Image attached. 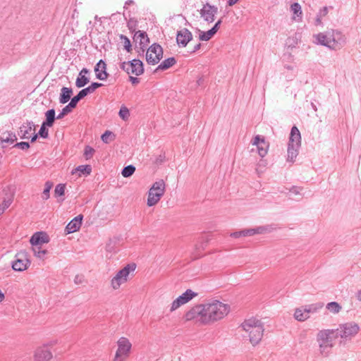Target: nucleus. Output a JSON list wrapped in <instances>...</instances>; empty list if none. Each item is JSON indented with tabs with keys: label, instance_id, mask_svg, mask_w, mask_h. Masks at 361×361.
Returning <instances> with one entry per match:
<instances>
[{
	"label": "nucleus",
	"instance_id": "f257e3e1",
	"mask_svg": "<svg viewBox=\"0 0 361 361\" xmlns=\"http://www.w3.org/2000/svg\"><path fill=\"white\" fill-rule=\"evenodd\" d=\"M230 310L229 305L218 300H210L192 306L185 312L184 319L200 325H210L223 319Z\"/></svg>",
	"mask_w": 361,
	"mask_h": 361
},
{
	"label": "nucleus",
	"instance_id": "f03ea898",
	"mask_svg": "<svg viewBox=\"0 0 361 361\" xmlns=\"http://www.w3.org/2000/svg\"><path fill=\"white\" fill-rule=\"evenodd\" d=\"M313 43L331 51H338L346 44L345 35L338 29H329L313 35Z\"/></svg>",
	"mask_w": 361,
	"mask_h": 361
},
{
	"label": "nucleus",
	"instance_id": "7ed1b4c3",
	"mask_svg": "<svg viewBox=\"0 0 361 361\" xmlns=\"http://www.w3.org/2000/svg\"><path fill=\"white\" fill-rule=\"evenodd\" d=\"M241 328L244 331L243 336L247 338L252 346H256L261 342L264 327L263 322L255 317L245 319L241 324Z\"/></svg>",
	"mask_w": 361,
	"mask_h": 361
},
{
	"label": "nucleus",
	"instance_id": "20e7f679",
	"mask_svg": "<svg viewBox=\"0 0 361 361\" xmlns=\"http://www.w3.org/2000/svg\"><path fill=\"white\" fill-rule=\"evenodd\" d=\"M336 331L334 329H322L316 334V343L317 344V352L322 357H328L332 353L335 345Z\"/></svg>",
	"mask_w": 361,
	"mask_h": 361
},
{
	"label": "nucleus",
	"instance_id": "39448f33",
	"mask_svg": "<svg viewBox=\"0 0 361 361\" xmlns=\"http://www.w3.org/2000/svg\"><path fill=\"white\" fill-rule=\"evenodd\" d=\"M336 331L335 337L340 338L341 341L347 342L353 339L360 331V325L355 322L350 321L338 326Z\"/></svg>",
	"mask_w": 361,
	"mask_h": 361
},
{
	"label": "nucleus",
	"instance_id": "423d86ee",
	"mask_svg": "<svg viewBox=\"0 0 361 361\" xmlns=\"http://www.w3.org/2000/svg\"><path fill=\"white\" fill-rule=\"evenodd\" d=\"M301 147V135L296 126L291 128L288 147H287V161L293 163L298 155Z\"/></svg>",
	"mask_w": 361,
	"mask_h": 361
},
{
	"label": "nucleus",
	"instance_id": "0eeeda50",
	"mask_svg": "<svg viewBox=\"0 0 361 361\" xmlns=\"http://www.w3.org/2000/svg\"><path fill=\"white\" fill-rule=\"evenodd\" d=\"M133 343L128 337H119L116 342V350L112 361H127L133 353Z\"/></svg>",
	"mask_w": 361,
	"mask_h": 361
},
{
	"label": "nucleus",
	"instance_id": "6e6552de",
	"mask_svg": "<svg viewBox=\"0 0 361 361\" xmlns=\"http://www.w3.org/2000/svg\"><path fill=\"white\" fill-rule=\"evenodd\" d=\"M135 268V264L131 263L118 271L110 281V286L112 290H118L123 284L127 283L130 279V274H133Z\"/></svg>",
	"mask_w": 361,
	"mask_h": 361
},
{
	"label": "nucleus",
	"instance_id": "1a4fd4ad",
	"mask_svg": "<svg viewBox=\"0 0 361 361\" xmlns=\"http://www.w3.org/2000/svg\"><path fill=\"white\" fill-rule=\"evenodd\" d=\"M166 185L163 180H159L153 183L148 192L147 204L152 207L157 204L165 192Z\"/></svg>",
	"mask_w": 361,
	"mask_h": 361
},
{
	"label": "nucleus",
	"instance_id": "9d476101",
	"mask_svg": "<svg viewBox=\"0 0 361 361\" xmlns=\"http://www.w3.org/2000/svg\"><path fill=\"white\" fill-rule=\"evenodd\" d=\"M31 262L28 253L20 250L16 255V259L12 262V268L16 271H23L28 269Z\"/></svg>",
	"mask_w": 361,
	"mask_h": 361
},
{
	"label": "nucleus",
	"instance_id": "9b49d317",
	"mask_svg": "<svg viewBox=\"0 0 361 361\" xmlns=\"http://www.w3.org/2000/svg\"><path fill=\"white\" fill-rule=\"evenodd\" d=\"M197 296V293L191 289H187L183 293L176 298L169 306V312H173L180 308L181 306L187 304L194 298Z\"/></svg>",
	"mask_w": 361,
	"mask_h": 361
},
{
	"label": "nucleus",
	"instance_id": "f8f14e48",
	"mask_svg": "<svg viewBox=\"0 0 361 361\" xmlns=\"http://www.w3.org/2000/svg\"><path fill=\"white\" fill-rule=\"evenodd\" d=\"M163 57L162 47L157 44L151 45L146 52V61L148 64L155 65L158 63Z\"/></svg>",
	"mask_w": 361,
	"mask_h": 361
},
{
	"label": "nucleus",
	"instance_id": "ddd939ff",
	"mask_svg": "<svg viewBox=\"0 0 361 361\" xmlns=\"http://www.w3.org/2000/svg\"><path fill=\"white\" fill-rule=\"evenodd\" d=\"M252 145L256 146L257 153L262 158L264 157L269 151V144L264 137L257 135L251 141Z\"/></svg>",
	"mask_w": 361,
	"mask_h": 361
},
{
	"label": "nucleus",
	"instance_id": "4468645a",
	"mask_svg": "<svg viewBox=\"0 0 361 361\" xmlns=\"http://www.w3.org/2000/svg\"><path fill=\"white\" fill-rule=\"evenodd\" d=\"M33 358L35 361H50L53 358V353L47 345H41L35 350Z\"/></svg>",
	"mask_w": 361,
	"mask_h": 361
},
{
	"label": "nucleus",
	"instance_id": "2eb2a0df",
	"mask_svg": "<svg viewBox=\"0 0 361 361\" xmlns=\"http://www.w3.org/2000/svg\"><path fill=\"white\" fill-rule=\"evenodd\" d=\"M218 12V8L215 6H212L207 3L203 5L200 13L204 20L207 23H212L214 20V17Z\"/></svg>",
	"mask_w": 361,
	"mask_h": 361
},
{
	"label": "nucleus",
	"instance_id": "dca6fc26",
	"mask_svg": "<svg viewBox=\"0 0 361 361\" xmlns=\"http://www.w3.org/2000/svg\"><path fill=\"white\" fill-rule=\"evenodd\" d=\"M35 132V126L32 121H28L23 123L22 126L20 127V130L18 131V135L22 139H29L32 133Z\"/></svg>",
	"mask_w": 361,
	"mask_h": 361
},
{
	"label": "nucleus",
	"instance_id": "f3484780",
	"mask_svg": "<svg viewBox=\"0 0 361 361\" xmlns=\"http://www.w3.org/2000/svg\"><path fill=\"white\" fill-rule=\"evenodd\" d=\"M49 242V235L45 232L42 231L35 233L30 239V243L32 246H41Z\"/></svg>",
	"mask_w": 361,
	"mask_h": 361
},
{
	"label": "nucleus",
	"instance_id": "a211bd4d",
	"mask_svg": "<svg viewBox=\"0 0 361 361\" xmlns=\"http://www.w3.org/2000/svg\"><path fill=\"white\" fill-rule=\"evenodd\" d=\"M192 39V33L186 28H183L178 32L176 36L177 43L183 47H186L188 43Z\"/></svg>",
	"mask_w": 361,
	"mask_h": 361
},
{
	"label": "nucleus",
	"instance_id": "6ab92c4d",
	"mask_svg": "<svg viewBox=\"0 0 361 361\" xmlns=\"http://www.w3.org/2000/svg\"><path fill=\"white\" fill-rule=\"evenodd\" d=\"M221 23V20H218L214 27L210 29L209 30L204 32L200 30H198V34H199V39L201 41H209L210 39H212L214 35L217 32L219 26Z\"/></svg>",
	"mask_w": 361,
	"mask_h": 361
},
{
	"label": "nucleus",
	"instance_id": "aec40b11",
	"mask_svg": "<svg viewBox=\"0 0 361 361\" xmlns=\"http://www.w3.org/2000/svg\"><path fill=\"white\" fill-rule=\"evenodd\" d=\"M82 218H83L82 215L79 214L78 216L75 217L73 219H72L66 227V233H72L78 231L82 225Z\"/></svg>",
	"mask_w": 361,
	"mask_h": 361
},
{
	"label": "nucleus",
	"instance_id": "412c9836",
	"mask_svg": "<svg viewBox=\"0 0 361 361\" xmlns=\"http://www.w3.org/2000/svg\"><path fill=\"white\" fill-rule=\"evenodd\" d=\"M106 65L103 60H100L94 67V71L97 78L104 80L108 77V73L106 71Z\"/></svg>",
	"mask_w": 361,
	"mask_h": 361
},
{
	"label": "nucleus",
	"instance_id": "4be33fe9",
	"mask_svg": "<svg viewBox=\"0 0 361 361\" xmlns=\"http://www.w3.org/2000/svg\"><path fill=\"white\" fill-rule=\"evenodd\" d=\"M290 11L292 13V20L295 22H301L302 19V11L298 3H293L290 6Z\"/></svg>",
	"mask_w": 361,
	"mask_h": 361
},
{
	"label": "nucleus",
	"instance_id": "5701e85b",
	"mask_svg": "<svg viewBox=\"0 0 361 361\" xmlns=\"http://www.w3.org/2000/svg\"><path fill=\"white\" fill-rule=\"evenodd\" d=\"M87 73H89V71L87 68H82L80 71L75 81L77 87H82L90 82V78L86 75Z\"/></svg>",
	"mask_w": 361,
	"mask_h": 361
},
{
	"label": "nucleus",
	"instance_id": "b1692460",
	"mask_svg": "<svg viewBox=\"0 0 361 361\" xmlns=\"http://www.w3.org/2000/svg\"><path fill=\"white\" fill-rule=\"evenodd\" d=\"M92 171V167L90 165H80L72 171L73 175H77L80 177L82 175H90Z\"/></svg>",
	"mask_w": 361,
	"mask_h": 361
},
{
	"label": "nucleus",
	"instance_id": "393cba45",
	"mask_svg": "<svg viewBox=\"0 0 361 361\" xmlns=\"http://www.w3.org/2000/svg\"><path fill=\"white\" fill-rule=\"evenodd\" d=\"M132 64V74L135 75L137 76L140 75L144 72V68L142 62L139 59H133L131 61Z\"/></svg>",
	"mask_w": 361,
	"mask_h": 361
},
{
	"label": "nucleus",
	"instance_id": "a878e982",
	"mask_svg": "<svg viewBox=\"0 0 361 361\" xmlns=\"http://www.w3.org/2000/svg\"><path fill=\"white\" fill-rule=\"evenodd\" d=\"M73 90L70 87H63L61 90L59 102L61 104L67 103L71 97Z\"/></svg>",
	"mask_w": 361,
	"mask_h": 361
},
{
	"label": "nucleus",
	"instance_id": "bb28decb",
	"mask_svg": "<svg viewBox=\"0 0 361 361\" xmlns=\"http://www.w3.org/2000/svg\"><path fill=\"white\" fill-rule=\"evenodd\" d=\"M323 303H314L303 305L302 307L305 310L307 314L310 317L311 314L317 313L323 307Z\"/></svg>",
	"mask_w": 361,
	"mask_h": 361
},
{
	"label": "nucleus",
	"instance_id": "cd10ccee",
	"mask_svg": "<svg viewBox=\"0 0 361 361\" xmlns=\"http://www.w3.org/2000/svg\"><path fill=\"white\" fill-rule=\"evenodd\" d=\"M293 316L299 322H305L310 318L302 306L295 309Z\"/></svg>",
	"mask_w": 361,
	"mask_h": 361
},
{
	"label": "nucleus",
	"instance_id": "c85d7f7f",
	"mask_svg": "<svg viewBox=\"0 0 361 361\" xmlns=\"http://www.w3.org/2000/svg\"><path fill=\"white\" fill-rule=\"evenodd\" d=\"M329 12V8L326 6L323 7L321 8L319 12L317 13L316 18L314 19V25L315 26H322L323 22L322 19L324 18Z\"/></svg>",
	"mask_w": 361,
	"mask_h": 361
},
{
	"label": "nucleus",
	"instance_id": "c756f323",
	"mask_svg": "<svg viewBox=\"0 0 361 361\" xmlns=\"http://www.w3.org/2000/svg\"><path fill=\"white\" fill-rule=\"evenodd\" d=\"M134 38L143 47L146 46L149 43V38L145 32L140 30L136 32L134 35Z\"/></svg>",
	"mask_w": 361,
	"mask_h": 361
},
{
	"label": "nucleus",
	"instance_id": "7c9ffc66",
	"mask_svg": "<svg viewBox=\"0 0 361 361\" xmlns=\"http://www.w3.org/2000/svg\"><path fill=\"white\" fill-rule=\"evenodd\" d=\"M17 140V137L16 134L6 132L2 134L0 137V140L1 142H5L7 144H13Z\"/></svg>",
	"mask_w": 361,
	"mask_h": 361
},
{
	"label": "nucleus",
	"instance_id": "2f4dec72",
	"mask_svg": "<svg viewBox=\"0 0 361 361\" xmlns=\"http://www.w3.org/2000/svg\"><path fill=\"white\" fill-rule=\"evenodd\" d=\"M326 308L330 313L334 314H338L342 310L341 305L337 302H328L326 305Z\"/></svg>",
	"mask_w": 361,
	"mask_h": 361
},
{
	"label": "nucleus",
	"instance_id": "473e14b6",
	"mask_svg": "<svg viewBox=\"0 0 361 361\" xmlns=\"http://www.w3.org/2000/svg\"><path fill=\"white\" fill-rule=\"evenodd\" d=\"M207 239L202 238L199 240V242L195 245V253L194 258L200 257V251L203 250L205 247V244L207 242Z\"/></svg>",
	"mask_w": 361,
	"mask_h": 361
},
{
	"label": "nucleus",
	"instance_id": "72a5a7b5",
	"mask_svg": "<svg viewBox=\"0 0 361 361\" xmlns=\"http://www.w3.org/2000/svg\"><path fill=\"white\" fill-rule=\"evenodd\" d=\"M32 251L34 256L41 260H44L46 255L48 253L47 250H43L39 246H32Z\"/></svg>",
	"mask_w": 361,
	"mask_h": 361
},
{
	"label": "nucleus",
	"instance_id": "f704fd0d",
	"mask_svg": "<svg viewBox=\"0 0 361 361\" xmlns=\"http://www.w3.org/2000/svg\"><path fill=\"white\" fill-rule=\"evenodd\" d=\"M176 63V60L173 57L168 58L163 61L157 68V71H164L170 67H171L173 65H174Z\"/></svg>",
	"mask_w": 361,
	"mask_h": 361
},
{
	"label": "nucleus",
	"instance_id": "c9c22d12",
	"mask_svg": "<svg viewBox=\"0 0 361 361\" xmlns=\"http://www.w3.org/2000/svg\"><path fill=\"white\" fill-rule=\"evenodd\" d=\"M55 111L54 109H49L45 113L46 121L42 123L47 125L48 127H51L55 120Z\"/></svg>",
	"mask_w": 361,
	"mask_h": 361
},
{
	"label": "nucleus",
	"instance_id": "e433bc0d",
	"mask_svg": "<svg viewBox=\"0 0 361 361\" xmlns=\"http://www.w3.org/2000/svg\"><path fill=\"white\" fill-rule=\"evenodd\" d=\"M53 186V183L50 181H47L44 184V189L43 190L42 198L47 200L50 197V190Z\"/></svg>",
	"mask_w": 361,
	"mask_h": 361
},
{
	"label": "nucleus",
	"instance_id": "4c0bfd02",
	"mask_svg": "<svg viewBox=\"0 0 361 361\" xmlns=\"http://www.w3.org/2000/svg\"><path fill=\"white\" fill-rule=\"evenodd\" d=\"M135 171V167L133 165H128L123 168L121 174L123 177L128 178L131 176Z\"/></svg>",
	"mask_w": 361,
	"mask_h": 361
},
{
	"label": "nucleus",
	"instance_id": "58836bf2",
	"mask_svg": "<svg viewBox=\"0 0 361 361\" xmlns=\"http://www.w3.org/2000/svg\"><path fill=\"white\" fill-rule=\"evenodd\" d=\"M118 115L123 121L128 120L130 117L129 109L126 106H122L119 110Z\"/></svg>",
	"mask_w": 361,
	"mask_h": 361
},
{
	"label": "nucleus",
	"instance_id": "ea45409f",
	"mask_svg": "<svg viewBox=\"0 0 361 361\" xmlns=\"http://www.w3.org/2000/svg\"><path fill=\"white\" fill-rule=\"evenodd\" d=\"M255 234H262L266 233H269L271 231V228L269 226H258L255 228H253Z\"/></svg>",
	"mask_w": 361,
	"mask_h": 361
},
{
	"label": "nucleus",
	"instance_id": "a19ab883",
	"mask_svg": "<svg viewBox=\"0 0 361 361\" xmlns=\"http://www.w3.org/2000/svg\"><path fill=\"white\" fill-rule=\"evenodd\" d=\"M73 108H74L73 106H70V103H69L68 105H66L65 107H63V109H62L61 113L59 114V115L56 116V118L57 119L63 118L66 114L70 113L72 111V109H73Z\"/></svg>",
	"mask_w": 361,
	"mask_h": 361
},
{
	"label": "nucleus",
	"instance_id": "79ce46f5",
	"mask_svg": "<svg viewBox=\"0 0 361 361\" xmlns=\"http://www.w3.org/2000/svg\"><path fill=\"white\" fill-rule=\"evenodd\" d=\"M120 68L128 74H132L133 68L131 61L122 62L120 65Z\"/></svg>",
	"mask_w": 361,
	"mask_h": 361
},
{
	"label": "nucleus",
	"instance_id": "37998d69",
	"mask_svg": "<svg viewBox=\"0 0 361 361\" xmlns=\"http://www.w3.org/2000/svg\"><path fill=\"white\" fill-rule=\"evenodd\" d=\"M66 186L64 184H58L54 190L55 196H62L65 194Z\"/></svg>",
	"mask_w": 361,
	"mask_h": 361
},
{
	"label": "nucleus",
	"instance_id": "c03bdc74",
	"mask_svg": "<svg viewBox=\"0 0 361 361\" xmlns=\"http://www.w3.org/2000/svg\"><path fill=\"white\" fill-rule=\"evenodd\" d=\"M84 97H85L79 92L76 96L71 99V102H69L70 106H73L75 108L78 102Z\"/></svg>",
	"mask_w": 361,
	"mask_h": 361
},
{
	"label": "nucleus",
	"instance_id": "a18cd8bd",
	"mask_svg": "<svg viewBox=\"0 0 361 361\" xmlns=\"http://www.w3.org/2000/svg\"><path fill=\"white\" fill-rule=\"evenodd\" d=\"M120 37L123 41L124 49L129 52L131 50V44L129 39L123 35Z\"/></svg>",
	"mask_w": 361,
	"mask_h": 361
},
{
	"label": "nucleus",
	"instance_id": "49530a36",
	"mask_svg": "<svg viewBox=\"0 0 361 361\" xmlns=\"http://www.w3.org/2000/svg\"><path fill=\"white\" fill-rule=\"evenodd\" d=\"M94 152V149L92 147H91L90 146H86L85 148V151H84V156H85V159H90L93 156Z\"/></svg>",
	"mask_w": 361,
	"mask_h": 361
},
{
	"label": "nucleus",
	"instance_id": "de8ad7c7",
	"mask_svg": "<svg viewBox=\"0 0 361 361\" xmlns=\"http://www.w3.org/2000/svg\"><path fill=\"white\" fill-rule=\"evenodd\" d=\"M47 125L42 123L41 126V128L39 129V133H38V135L43 138H47L49 135L48 130L47 129Z\"/></svg>",
	"mask_w": 361,
	"mask_h": 361
},
{
	"label": "nucleus",
	"instance_id": "09e8293b",
	"mask_svg": "<svg viewBox=\"0 0 361 361\" xmlns=\"http://www.w3.org/2000/svg\"><path fill=\"white\" fill-rule=\"evenodd\" d=\"M11 204V201L10 200H4L2 203L0 204V215H1L4 211L9 207Z\"/></svg>",
	"mask_w": 361,
	"mask_h": 361
},
{
	"label": "nucleus",
	"instance_id": "8fccbe9b",
	"mask_svg": "<svg viewBox=\"0 0 361 361\" xmlns=\"http://www.w3.org/2000/svg\"><path fill=\"white\" fill-rule=\"evenodd\" d=\"M111 137L112 133L107 130L102 135V140L105 143H109L111 140Z\"/></svg>",
	"mask_w": 361,
	"mask_h": 361
},
{
	"label": "nucleus",
	"instance_id": "3c124183",
	"mask_svg": "<svg viewBox=\"0 0 361 361\" xmlns=\"http://www.w3.org/2000/svg\"><path fill=\"white\" fill-rule=\"evenodd\" d=\"M302 190V188L293 186L290 189V195H301Z\"/></svg>",
	"mask_w": 361,
	"mask_h": 361
},
{
	"label": "nucleus",
	"instance_id": "603ef678",
	"mask_svg": "<svg viewBox=\"0 0 361 361\" xmlns=\"http://www.w3.org/2000/svg\"><path fill=\"white\" fill-rule=\"evenodd\" d=\"M15 147L20 148L21 149H27L30 147V145L27 142H18L14 145Z\"/></svg>",
	"mask_w": 361,
	"mask_h": 361
},
{
	"label": "nucleus",
	"instance_id": "864d4df0",
	"mask_svg": "<svg viewBox=\"0 0 361 361\" xmlns=\"http://www.w3.org/2000/svg\"><path fill=\"white\" fill-rule=\"evenodd\" d=\"M284 69L286 71H287L288 72H290L293 74V76H295V73H296V68H295V66H293V65H289V64H286L284 66Z\"/></svg>",
	"mask_w": 361,
	"mask_h": 361
},
{
	"label": "nucleus",
	"instance_id": "5fc2aeb1",
	"mask_svg": "<svg viewBox=\"0 0 361 361\" xmlns=\"http://www.w3.org/2000/svg\"><path fill=\"white\" fill-rule=\"evenodd\" d=\"M243 237L252 236L255 235L253 228H248L242 230Z\"/></svg>",
	"mask_w": 361,
	"mask_h": 361
},
{
	"label": "nucleus",
	"instance_id": "6e6d98bb",
	"mask_svg": "<svg viewBox=\"0 0 361 361\" xmlns=\"http://www.w3.org/2000/svg\"><path fill=\"white\" fill-rule=\"evenodd\" d=\"M85 281L84 276L82 275H76L74 278V283L75 284H82Z\"/></svg>",
	"mask_w": 361,
	"mask_h": 361
},
{
	"label": "nucleus",
	"instance_id": "4d7b16f0",
	"mask_svg": "<svg viewBox=\"0 0 361 361\" xmlns=\"http://www.w3.org/2000/svg\"><path fill=\"white\" fill-rule=\"evenodd\" d=\"M80 92L84 96L86 97L87 94L93 93L90 86L86 88L82 89L80 91Z\"/></svg>",
	"mask_w": 361,
	"mask_h": 361
},
{
	"label": "nucleus",
	"instance_id": "13d9d810",
	"mask_svg": "<svg viewBox=\"0 0 361 361\" xmlns=\"http://www.w3.org/2000/svg\"><path fill=\"white\" fill-rule=\"evenodd\" d=\"M80 92L84 96L86 97L87 94L93 93L90 86L86 88L82 89L80 91Z\"/></svg>",
	"mask_w": 361,
	"mask_h": 361
},
{
	"label": "nucleus",
	"instance_id": "bf43d9fd",
	"mask_svg": "<svg viewBox=\"0 0 361 361\" xmlns=\"http://www.w3.org/2000/svg\"><path fill=\"white\" fill-rule=\"evenodd\" d=\"M58 343V341L57 340H51V341H49L45 343H43L42 345H47V348L50 349L51 347H53L55 345H56Z\"/></svg>",
	"mask_w": 361,
	"mask_h": 361
},
{
	"label": "nucleus",
	"instance_id": "052dcab7",
	"mask_svg": "<svg viewBox=\"0 0 361 361\" xmlns=\"http://www.w3.org/2000/svg\"><path fill=\"white\" fill-rule=\"evenodd\" d=\"M102 84L98 83V82H92L90 87L91 88L92 91L94 92L98 87H101Z\"/></svg>",
	"mask_w": 361,
	"mask_h": 361
},
{
	"label": "nucleus",
	"instance_id": "680f3d73",
	"mask_svg": "<svg viewBox=\"0 0 361 361\" xmlns=\"http://www.w3.org/2000/svg\"><path fill=\"white\" fill-rule=\"evenodd\" d=\"M164 160H165L164 154H160L159 157H157V159L155 160V163L156 164H161L164 161Z\"/></svg>",
	"mask_w": 361,
	"mask_h": 361
},
{
	"label": "nucleus",
	"instance_id": "e2e57ef3",
	"mask_svg": "<svg viewBox=\"0 0 361 361\" xmlns=\"http://www.w3.org/2000/svg\"><path fill=\"white\" fill-rule=\"evenodd\" d=\"M231 236L235 238L243 237L242 231L233 232L231 233Z\"/></svg>",
	"mask_w": 361,
	"mask_h": 361
},
{
	"label": "nucleus",
	"instance_id": "0e129e2a",
	"mask_svg": "<svg viewBox=\"0 0 361 361\" xmlns=\"http://www.w3.org/2000/svg\"><path fill=\"white\" fill-rule=\"evenodd\" d=\"M130 80L133 84H137L140 82L139 78L133 76H130Z\"/></svg>",
	"mask_w": 361,
	"mask_h": 361
},
{
	"label": "nucleus",
	"instance_id": "69168bd1",
	"mask_svg": "<svg viewBox=\"0 0 361 361\" xmlns=\"http://www.w3.org/2000/svg\"><path fill=\"white\" fill-rule=\"evenodd\" d=\"M355 298L357 301L361 302V289L358 290L355 293Z\"/></svg>",
	"mask_w": 361,
	"mask_h": 361
},
{
	"label": "nucleus",
	"instance_id": "338daca9",
	"mask_svg": "<svg viewBox=\"0 0 361 361\" xmlns=\"http://www.w3.org/2000/svg\"><path fill=\"white\" fill-rule=\"evenodd\" d=\"M38 134L35 133V132L32 133V135H31V142H35L37 138Z\"/></svg>",
	"mask_w": 361,
	"mask_h": 361
},
{
	"label": "nucleus",
	"instance_id": "774afa93",
	"mask_svg": "<svg viewBox=\"0 0 361 361\" xmlns=\"http://www.w3.org/2000/svg\"><path fill=\"white\" fill-rule=\"evenodd\" d=\"M239 0H228V4L230 6H232L233 5H235Z\"/></svg>",
	"mask_w": 361,
	"mask_h": 361
}]
</instances>
